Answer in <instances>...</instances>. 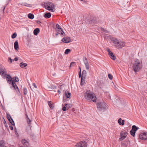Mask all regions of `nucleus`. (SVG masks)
Instances as JSON below:
<instances>
[{"instance_id": "nucleus-1", "label": "nucleus", "mask_w": 147, "mask_h": 147, "mask_svg": "<svg viewBox=\"0 0 147 147\" xmlns=\"http://www.w3.org/2000/svg\"><path fill=\"white\" fill-rule=\"evenodd\" d=\"M93 93L89 91H87L84 94V97L87 99H91L94 102H96V99L95 95H93Z\"/></svg>"}, {"instance_id": "nucleus-2", "label": "nucleus", "mask_w": 147, "mask_h": 147, "mask_svg": "<svg viewBox=\"0 0 147 147\" xmlns=\"http://www.w3.org/2000/svg\"><path fill=\"white\" fill-rule=\"evenodd\" d=\"M141 63L138 59L135 61L133 68L135 72L139 71L141 69L142 67Z\"/></svg>"}, {"instance_id": "nucleus-3", "label": "nucleus", "mask_w": 147, "mask_h": 147, "mask_svg": "<svg viewBox=\"0 0 147 147\" xmlns=\"http://www.w3.org/2000/svg\"><path fill=\"white\" fill-rule=\"evenodd\" d=\"M44 5L46 9L51 12L54 11L53 9L55 8V5L53 3L48 1L45 3Z\"/></svg>"}, {"instance_id": "nucleus-4", "label": "nucleus", "mask_w": 147, "mask_h": 147, "mask_svg": "<svg viewBox=\"0 0 147 147\" xmlns=\"http://www.w3.org/2000/svg\"><path fill=\"white\" fill-rule=\"evenodd\" d=\"M98 109L100 111H104L107 107L106 103L104 102H99L96 104Z\"/></svg>"}, {"instance_id": "nucleus-5", "label": "nucleus", "mask_w": 147, "mask_h": 147, "mask_svg": "<svg viewBox=\"0 0 147 147\" xmlns=\"http://www.w3.org/2000/svg\"><path fill=\"white\" fill-rule=\"evenodd\" d=\"M87 144L85 141H82L77 143L75 147H87Z\"/></svg>"}, {"instance_id": "nucleus-6", "label": "nucleus", "mask_w": 147, "mask_h": 147, "mask_svg": "<svg viewBox=\"0 0 147 147\" xmlns=\"http://www.w3.org/2000/svg\"><path fill=\"white\" fill-rule=\"evenodd\" d=\"M127 132L125 131H121L120 135V140H123L127 136Z\"/></svg>"}, {"instance_id": "nucleus-7", "label": "nucleus", "mask_w": 147, "mask_h": 147, "mask_svg": "<svg viewBox=\"0 0 147 147\" xmlns=\"http://www.w3.org/2000/svg\"><path fill=\"white\" fill-rule=\"evenodd\" d=\"M7 71L5 68L0 66V73L1 76L5 77L6 76Z\"/></svg>"}, {"instance_id": "nucleus-8", "label": "nucleus", "mask_w": 147, "mask_h": 147, "mask_svg": "<svg viewBox=\"0 0 147 147\" xmlns=\"http://www.w3.org/2000/svg\"><path fill=\"white\" fill-rule=\"evenodd\" d=\"M140 138L142 140H147V132H145L142 134H140L139 135Z\"/></svg>"}, {"instance_id": "nucleus-9", "label": "nucleus", "mask_w": 147, "mask_h": 147, "mask_svg": "<svg viewBox=\"0 0 147 147\" xmlns=\"http://www.w3.org/2000/svg\"><path fill=\"white\" fill-rule=\"evenodd\" d=\"M83 61L84 62V63L85 64L86 69L87 70H88L89 68V63L88 62L87 59L86 57H83Z\"/></svg>"}, {"instance_id": "nucleus-10", "label": "nucleus", "mask_w": 147, "mask_h": 147, "mask_svg": "<svg viewBox=\"0 0 147 147\" xmlns=\"http://www.w3.org/2000/svg\"><path fill=\"white\" fill-rule=\"evenodd\" d=\"M125 45V43L123 41H119V44L115 45V47L118 49H121L124 47Z\"/></svg>"}, {"instance_id": "nucleus-11", "label": "nucleus", "mask_w": 147, "mask_h": 147, "mask_svg": "<svg viewBox=\"0 0 147 147\" xmlns=\"http://www.w3.org/2000/svg\"><path fill=\"white\" fill-rule=\"evenodd\" d=\"M7 118L12 125H15L14 121L9 114L7 113Z\"/></svg>"}, {"instance_id": "nucleus-12", "label": "nucleus", "mask_w": 147, "mask_h": 147, "mask_svg": "<svg viewBox=\"0 0 147 147\" xmlns=\"http://www.w3.org/2000/svg\"><path fill=\"white\" fill-rule=\"evenodd\" d=\"M62 41L66 43H68L71 42V40L70 37H65L62 39Z\"/></svg>"}, {"instance_id": "nucleus-13", "label": "nucleus", "mask_w": 147, "mask_h": 147, "mask_svg": "<svg viewBox=\"0 0 147 147\" xmlns=\"http://www.w3.org/2000/svg\"><path fill=\"white\" fill-rule=\"evenodd\" d=\"M6 77L7 83L9 84H11L13 81L12 78L8 74L6 75Z\"/></svg>"}, {"instance_id": "nucleus-14", "label": "nucleus", "mask_w": 147, "mask_h": 147, "mask_svg": "<svg viewBox=\"0 0 147 147\" xmlns=\"http://www.w3.org/2000/svg\"><path fill=\"white\" fill-rule=\"evenodd\" d=\"M22 144L24 146L26 147H28L29 146V144L27 140L25 139H23L21 141Z\"/></svg>"}, {"instance_id": "nucleus-15", "label": "nucleus", "mask_w": 147, "mask_h": 147, "mask_svg": "<svg viewBox=\"0 0 147 147\" xmlns=\"http://www.w3.org/2000/svg\"><path fill=\"white\" fill-rule=\"evenodd\" d=\"M112 41L114 44V46L115 47V45L119 44V41L117 38H113L112 39Z\"/></svg>"}, {"instance_id": "nucleus-16", "label": "nucleus", "mask_w": 147, "mask_h": 147, "mask_svg": "<svg viewBox=\"0 0 147 147\" xmlns=\"http://www.w3.org/2000/svg\"><path fill=\"white\" fill-rule=\"evenodd\" d=\"M14 48L17 51L19 49L18 43L17 41H16L14 43Z\"/></svg>"}, {"instance_id": "nucleus-17", "label": "nucleus", "mask_w": 147, "mask_h": 147, "mask_svg": "<svg viewBox=\"0 0 147 147\" xmlns=\"http://www.w3.org/2000/svg\"><path fill=\"white\" fill-rule=\"evenodd\" d=\"M85 79L86 78H84L81 77L80 82L81 85H83L86 84Z\"/></svg>"}, {"instance_id": "nucleus-18", "label": "nucleus", "mask_w": 147, "mask_h": 147, "mask_svg": "<svg viewBox=\"0 0 147 147\" xmlns=\"http://www.w3.org/2000/svg\"><path fill=\"white\" fill-rule=\"evenodd\" d=\"M11 84L12 85V86L16 90L17 89L19 92V90L18 88L15 83H14V82H12V83Z\"/></svg>"}, {"instance_id": "nucleus-19", "label": "nucleus", "mask_w": 147, "mask_h": 147, "mask_svg": "<svg viewBox=\"0 0 147 147\" xmlns=\"http://www.w3.org/2000/svg\"><path fill=\"white\" fill-rule=\"evenodd\" d=\"M40 32V29L39 28H37L35 29L34 30V34L35 35H37L38 33Z\"/></svg>"}, {"instance_id": "nucleus-20", "label": "nucleus", "mask_w": 147, "mask_h": 147, "mask_svg": "<svg viewBox=\"0 0 147 147\" xmlns=\"http://www.w3.org/2000/svg\"><path fill=\"white\" fill-rule=\"evenodd\" d=\"M87 76V72L85 70H83L82 73V77L86 78Z\"/></svg>"}, {"instance_id": "nucleus-21", "label": "nucleus", "mask_w": 147, "mask_h": 147, "mask_svg": "<svg viewBox=\"0 0 147 147\" xmlns=\"http://www.w3.org/2000/svg\"><path fill=\"white\" fill-rule=\"evenodd\" d=\"M20 66L22 68H24L27 66V64L23 62H21L20 64Z\"/></svg>"}, {"instance_id": "nucleus-22", "label": "nucleus", "mask_w": 147, "mask_h": 147, "mask_svg": "<svg viewBox=\"0 0 147 147\" xmlns=\"http://www.w3.org/2000/svg\"><path fill=\"white\" fill-rule=\"evenodd\" d=\"M110 57L113 60H115L116 59L115 56L114 55L113 53H111L109 55Z\"/></svg>"}, {"instance_id": "nucleus-23", "label": "nucleus", "mask_w": 147, "mask_h": 147, "mask_svg": "<svg viewBox=\"0 0 147 147\" xmlns=\"http://www.w3.org/2000/svg\"><path fill=\"white\" fill-rule=\"evenodd\" d=\"M51 16V14L50 13H46L44 15V17L46 18H49Z\"/></svg>"}, {"instance_id": "nucleus-24", "label": "nucleus", "mask_w": 147, "mask_h": 147, "mask_svg": "<svg viewBox=\"0 0 147 147\" xmlns=\"http://www.w3.org/2000/svg\"><path fill=\"white\" fill-rule=\"evenodd\" d=\"M26 130L27 131L28 134H30L31 133V129L30 125H29L27 127Z\"/></svg>"}, {"instance_id": "nucleus-25", "label": "nucleus", "mask_w": 147, "mask_h": 147, "mask_svg": "<svg viewBox=\"0 0 147 147\" xmlns=\"http://www.w3.org/2000/svg\"><path fill=\"white\" fill-rule=\"evenodd\" d=\"M139 128L135 125H133L132 127L131 130L136 131L139 129Z\"/></svg>"}, {"instance_id": "nucleus-26", "label": "nucleus", "mask_w": 147, "mask_h": 147, "mask_svg": "<svg viewBox=\"0 0 147 147\" xmlns=\"http://www.w3.org/2000/svg\"><path fill=\"white\" fill-rule=\"evenodd\" d=\"M28 17L31 19H33L34 18V15L31 13H29L28 15Z\"/></svg>"}, {"instance_id": "nucleus-27", "label": "nucleus", "mask_w": 147, "mask_h": 147, "mask_svg": "<svg viewBox=\"0 0 147 147\" xmlns=\"http://www.w3.org/2000/svg\"><path fill=\"white\" fill-rule=\"evenodd\" d=\"M65 95L67 98H69L70 96L71 93L70 92H68L67 91H66L65 92Z\"/></svg>"}, {"instance_id": "nucleus-28", "label": "nucleus", "mask_w": 147, "mask_h": 147, "mask_svg": "<svg viewBox=\"0 0 147 147\" xmlns=\"http://www.w3.org/2000/svg\"><path fill=\"white\" fill-rule=\"evenodd\" d=\"M51 101H48V103L50 108L51 109H53L54 108V106H53V105L51 103Z\"/></svg>"}, {"instance_id": "nucleus-29", "label": "nucleus", "mask_w": 147, "mask_h": 147, "mask_svg": "<svg viewBox=\"0 0 147 147\" xmlns=\"http://www.w3.org/2000/svg\"><path fill=\"white\" fill-rule=\"evenodd\" d=\"M65 106H66L67 110L68 109L71 107L72 105L70 104H65Z\"/></svg>"}, {"instance_id": "nucleus-30", "label": "nucleus", "mask_w": 147, "mask_h": 147, "mask_svg": "<svg viewBox=\"0 0 147 147\" xmlns=\"http://www.w3.org/2000/svg\"><path fill=\"white\" fill-rule=\"evenodd\" d=\"M16 77H14L13 78V80L12 82H14V83H15V82H18L19 81V79L18 78H17V79H16Z\"/></svg>"}, {"instance_id": "nucleus-31", "label": "nucleus", "mask_w": 147, "mask_h": 147, "mask_svg": "<svg viewBox=\"0 0 147 147\" xmlns=\"http://www.w3.org/2000/svg\"><path fill=\"white\" fill-rule=\"evenodd\" d=\"M4 141L3 140H0V147H3Z\"/></svg>"}, {"instance_id": "nucleus-32", "label": "nucleus", "mask_w": 147, "mask_h": 147, "mask_svg": "<svg viewBox=\"0 0 147 147\" xmlns=\"http://www.w3.org/2000/svg\"><path fill=\"white\" fill-rule=\"evenodd\" d=\"M136 132L132 130H131L130 131V134L133 136H134L135 135V134L136 133Z\"/></svg>"}, {"instance_id": "nucleus-33", "label": "nucleus", "mask_w": 147, "mask_h": 147, "mask_svg": "<svg viewBox=\"0 0 147 147\" xmlns=\"http://www.w3.org/2000/svg\"><path fill=\"white\" fill-rule=\"evenodd\" d=\"M70 51L71 50L70 49H67L65 50V54H67L69 53H70Z\"/></svg>"}, {"instance_id": "nucleus-34", "label": "nucleus", "mask_w": 147, "mask_h": 147, "mask_svg": "<svg viewBox=\"0 0 147 147\" xmlns=\"http://www.w3.org/2000/svg\"><path fill=\"white\" fill-rule=\"evenodd\" d=\"M17 36V34L15 32L13 33L11 36V38H15Z\"/></svg>"}, {"instance_id": "nucleus-35", "label": "nucleus", "mask_w": 147, "mask_h": 147, "mask_svg": "<svg viewBox=\"0 0 147 147\" xmlns=\"http://www.w3.org/2000/svg\"><path fill=\"white\" fill-rule=\"evenodd\" d=\"M23 92L24 94L25 95L27 93V90L26 88H24L23 89Z\"/></svg>"}, {"instance_id": "nucleus-36", "label": "nucleus", "mask_w": 147, "mask_h": 147, "mask_svg": "<svg viewBox=\"0 0 147 147\" xmlns=\"http://www.w3.org/2000/svg\"><path fill=\"white\" fill-rule=\"evenodd\" d=\"M62 29L61 28H59L58 29H56V31L57 32H61Z\"/></svg>"}, {"instance_id": "nucleus-37", "label": "nucleus", "mask_w": 147, "mask_h": 147, "mask_svg": "<svg viewBox=\"0 0 147 147\" xmlns=\"http://www.w3.org/2000/svg\"><path fill=\"white\" fill-rule=\"evenodd\" d=\"M108 77L109 78L110 80H112L113 79V76L110 74H108Z\"/></svg>"}, {"instance_id": "nucleus-38", "label": "nucleus", "mask_w": 147, "mask_h": 147, "mask_svg": "<svg viewBox=\"0 0 147 147\" xmlns=\"http://www.w3.org/2000/svg\"><path fill=\"white\" fill-rule=\"evenodd\" d=\"M26 120H27V123H28V124H30V123H31V122L32 121V120H30L29 119H27Z\"/></svg>"}, {"instance_id": "nucleus-39", "label": "nucleus", "mask_w": 147, "mask_h": 147, "mask_svg": "<svg viewBox=\"0 0 147 147\" xmlns=\"http://www.w3.org/2000/svg\"><path fill=\"white\" fill-rule=\"evenodd\" d=\"M122 121V119L121 118H119L118 121V123L120 125H121V121Z\"/></svg>"}, {"instance_id": "nucleus-40", "label": "nucleus", "mask_w": 147, "mask_h": 147, "mask_svg": "<svg viewBox=\"0 0 147 147\" xmlns=\"http://www.w3.org/2000/svg\"><path fill=\"white\" fill-rule=\"evenodd\" d=\"M76 63L74 62H72L71 63L70 65V67H71L72 66L74 65V64Z\"/></svg>"}, {"instance_id": "nucleus-41", "label": "nucleus", "mask_w": 147, "mask_h": 147, "mask_svg": "<svg viewBox=\"0 0 147 147\" xmlns=\"http://www.w3.org/2000/svg\"><path fill=\"white\" fill-rule=\"evenodd\" d=\"M81 70H80V71L79 72V78H81L82 76H81Z\"/></svg>"}, {"instance_id": "nucleus-42", "label": "nucleus", "mask_w": 147, "mask_h": 147, "mask_svg": "<svg viewBox=\"0 0 147 147\" xmlns=\"http://www.w3.org/2000/svg\"><path fill=\"white\" fill-rule=\"evenodd\" d=\"M107 50L108 52L109 55L111 53H112L109 48H107Z\"/></svg>"}, {"instance_id": "nucleus-43", "label": "nucleus", "mask_w": 147, "mask_h": 147, "mask_svg": "<svg viewBox=\"0 0 147 147\" xmlns=\"http://www.w3.org/2000/svg\"><path fill=\"white\" fill-rule=\"evenodd\" d=\"M56 29H58V28H61V27L59 26V25L58 24H56Z\"/></svg>"}, {"instance_id": "nucleus-44", "label": "nucleus", "mask_w": 147, "mask_h": 147, "mask_svg": "<svg viewBox=\"0 0 147 147\" xmlns=\"http://www.w3.org/2000/svg\"><path fill=\"white\" fill-rule=\"evenodd\" d=\"M24 5L26 6H28L29 5H30V4H27L26 3H24Z\"/></svg>"}, {"instance_id": "nucleus-45", "label": "nucleus", "mask_w": 147, "mask_h": 147, "mask_svg": "<svg viewBox=\"0 0 147 147\" xmlns=\"http://www.w3.org/2000/svg\"><path fill=\"white\" fill-rule=\"evenodd\" d=\"M62 110L63 111H65L66 110H67V108H66L65 106L63 108Z\"/></svg>"}, {"instance_id": "nucleus-46", "label": "nucleus", "mask_w": 147, "mask_h": 147, "mask_svg": "<svg viewBox=\"0 0 147 147\" xmlns=\"http://www.w3.org/2000/svg\"><path fill=\"white\" fill-rule=\"evenodd\" d=\"M121 121L122 122L121 123V125H124V124L125 120H123Z\"/></svg>"}, {"instance_id": "nucleus-47", "label": "nucleus", "mask_w": 147, "mask_h": 147, "mask_svg": "<svg viewBox=\"0 0 147 147\" xmlns=\"http://www.w3.org/2000/svg\"><path fill=\"white\" fill-rule=\"evenodd\" d=\"M61 32V35H64V34H65V33L62 30V31H61V32Z\"/></svg>"}, {"instance_id": "nucleus-48", "label": "nucleus", "mask_w": 147, "mask_h": 147, "mask_svg": "<svg viewBox=\"0 0 147 147\" xmlns=\"http://www.w3.org/2000/svg\"><path fill=\"white\" fill-rule=\"evenodd\" d=\"M8 59L9 60V61L11 63L12 62V59H11V58L10 57H9Z\"/></svg>"}, {"instance_id": "nucleus-49", "label": "nucleus", "mask_w": 147, "mask_h": 147, "mask_svg": "<svg viewBox=\"0 0 147 147\" xmlns=\"http://www.w3.org/2000/svg\"><path fill=\"white\" fill-rule=\"evenodd\" d=\"M32 85L34 87H35V88H37V86L36 85V84L35 83H33L32 84Z\"/></svg>"}, {"instance_id": "nucleus-50", "label": "nucleus", "mask_w": 147, "mask_h": 147, "mask_svg": "<svg viewBox=\"0 0 147 147\" xmlns=\"http://www.w3.org/2000/svg\"><path fill=\"white\" fill-rule=\"evenodd\" d=\"M25 115H26V119H29V118L28 116V115H27V114L26 113V114Z\"/></svg>"}, {"instance_id": "nucleus-51", "label": "nucleus", "mask_w": 147, "mask_h": 147, "mask_svg": "<svg viewBox=\"0 0 147 147\" xmlns=\"http://www.w3.org/2000/svg\"><path fill=\"white\" fill-rule=\"evenodd\" d=\"M18 60V59L17 57H15L14 59V61H17Z\"/></svg>"}, {"instance_id": "nucleus-52", "label": "nucleus", "mask_w": 147, "mask_h": 147, "mask_svg": "<svg viewBox=\"0 0 147 147\" xmlns=\"http://www.w3.org/2000/svg\"><path fill=\"white\" fill-rule=\"evenodd\" d=\"M6 7V6H3V12H4V10H5V7Z\"/></svg>"}, {"instance_id": "nucleus-53", "label": "nucleus", "mask_w": 147, "mask_h": 147, "mask_svg": "<svg viewBox=\"0 0 147 147\" xmlns=\"http://www.w3.org/2000/svg\"><path fill=\"white\" fill-rule=\"evenodd\" d=\"M9 128L11 130H13V127L11 125L9 126Z\"/></svg>"}, {"instance_id": "nucleus-54", "label": "nucleus", "mask_w": 147, "mask_h": 147, "mask_svg": "<svg viewBox=\"0 0 147 147\" xmlns=\"http://www.w3.org/2000/svg\"><path fill=\"white\" fill-rule=\"evenodd\" d=\"M15 134L16 135H17V134H18V133L17 132V131H16V129H15Z\"/></svg>"}, {"instance_id": "nucleus-55", "label": "nucleus", "mask_w": 147, "mask_h": 147, "mask_svg": "<svg viewBox=\"0 0 147 147\" xmlns=\"http://www.w3.org/2000/svg\"><path fill=\"white\" fill-rule=\"evenodd\" d=\"M57 92L58 94H59L61 93V92L59 90L57 91Z\"/></svg>"}, {"instance_id": "nucleus-56", "label": "nucleus", "mask_w": 147, "mask_h": 147, "mask_svg": "<svg viewBox=\"0 0 147 147\" xmlns=\"http://www.w3.org/2000/svg\"><path fill=\"white\" fill-rule=\"evenodd\" d=\"M59 34H60L59 32H57V33H56L55 34V35H56V36H57Z\"/></svg>"}, {"instance_id": "nucleus-57", "label": "nucleus", "mask_w": 147, "mask_h": 147, "mask_svg": "<svg viewBox=\"0 0 147 147\" xmlns=\"http://www.w3.org/2000/svg\"><path fill=\"white\" fill-rule=\"evenodd\" d=\"M21 5H24V3H22L21 4Z\"/></svg>"}, {"instance_id": "nucleus-58", "label": "nucleus", "mask_w": 147, "mask_h": 147, "mask_svg": "<svg viewBox=\"0 0 147 147\" xmlns=\"http://www.w3.org/2000/svg\"><path fill=\"white\" fill-rule=\"evenodd\" d=\"M79 69H80V71L81 70V67H79Z\"/></svg>"}, {"instance_id": "nucleus-59", "label": "nucleus", "mask_w": 147, "mask_h": 147, "mask_svg": "<svg viewBox=\"0 0 147 147\" xmlns=\"http://www.w3.org/2000/svg\"><path fill=\"white\" fill-rule=\"evenodd\" d=\"M4 123H6V121H5V120H4Z\"/></svg>"}, {"instance_id": "nucleus-60", "label": "nucleus", "mask_w": 147, "mask_h": 147, "mask_svg": "<svg viewBox=\"0 0 147 147\" xmlns=\"http://www.w3.org/2000/svg\"><path fill=\"white\" fill-rule=\"evenodd\" d=\"M18 147H24L23 146H19Z\"/></svg>"}]
</instances>
